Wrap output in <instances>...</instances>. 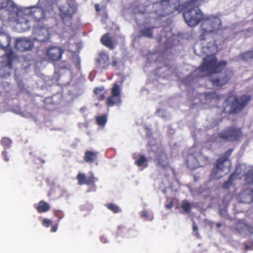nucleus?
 I'll use <instances>...</instances> for the list:
<instances>
[{"instance_id":"obj_26","label":"nucleus","mask_w":253,"mask_h":253,"mask_svg":"<svg viewBox=\"0 0 253 253\" xmlns=\"http://www.w3.org/2000/svg\"><path fill=\"white\" fill-rule=\"evenodd\" d=\"M154 29V27L150 28H145L140 31V35L141 36H144L149 38H152L153 30Z\"/></svg>"},{"instance_id":"obj_53","label":"nucleus","mask_w":253,"mask_h":253,"mask_svg":"<svg viewBox=\"0 0 253 253\" xmlns=\"http://www.w3.org/2000/svg\"><path fill=\"white\" fill-rule=\"evenodd\" d=\"M147 166V164H146V165L144 166V167H146Z\"/></svg>"},{"instance_id":"obj_6","label":"nucleus","mask_w":253,"mask_h":253,"mask_svg":"<svg viewBox=\"0 0 253 253\" xmlns=\"http://www.w3.org/2000/svg\"><path fill=\"white\" fill-rule=\"evenodd\" d=\"M243 136L241 129L235 126H229L223 129L216 136L217 142H235Z\"/></svg>"},{"instance_id":"obj_31","label":"nucleus","mask_w":253,"mask_h":253,"mask_svg":"<svg viewBox=\"0 0 253 253\" xmlns=\"http://www.w3.org/2000/svg\"><path fill=\"white\" fill-rule=\"evenodd\" d=\"M77 178L78 181V184L80 185L85 184L86 181V176L84 174L79 173L77 176Z\"/></svg>"},{"instance_id":"obj_2","label":"nucleus","mask_w":253,"mask_h":253,"mask_svg":"<svg viewBox=\"0 0 253 253\" xmlns=\"http://www.w3.org/2000/svg\"><path fill=\"white\" fill-rule=\"evenodd\" d=\"M201 0H188L183 3V16L185 23L194 27L200 23H203L205 16L200 9Z\"/></svg>"},{"instance_id":"obj_27","label":"nucleus","mask_w":253,"mask_h":253,"mask_svg":"<svg viewBox=\"0 0 253 253\" xmlns=\"http://www.w3.org/2000/svg\"><path fill=\"white\" fill-rule=\"evenodd\" d=\"M107 121V116L106 114H103L100 116L96 117V121L97 125L104 126Z\"/></svg>"},{"instance_id":"obj_16","label":"nucleus","mask_w":253,"mask_h":253,"mask_svg":"<svg viewBox=\"0 0 253 253\" xmlns=\"http://www.w3.org/2000/svg\"><path fill=\"white\" fill-rule=\"evenodd\" d=\"M37 35L36 39L41 42H45L47 39L48 30L44 27H37L34 29Z\"/></svg>"},{"instance_id":"obj_51","label":"nucleus","mask_w":253,"mask_h":253,"mask_svg":"<svg viewBox=\"0 0 253 253\" xmlns=\"http://www.w3.org/2000/svg\"><path fill=\"white\" fill-rule=\"evenodd\" d=\"M42 163L43 164L44 163V161L41 160Z\"/></svg>"},{"instance_id":"obj_24","label":"nucleus","mask_w":253,"mask_h":253,"mask_svg":"<svg viewBox=\"0 0 253 253\" xmlns=\"http://www.w3.org/2000/svg\"><path fill=\"white\" fill-rule=\"evenodd\" d=\"M237 175L238 174L236 173L235 172L232 173L230 174L228 179L223 183V188H229L232 185L233 181L236 178Z\"/></svg>"},{"instance_id":"obj_43","label":"nucleus","mask_w":253,"mask_h":253,"mask_svg":"<svg viewBox=\"0 0 253 253\" xmlns=\"http://www.w3.org/2000/svg\"><path fill=\"white\" fill-rule=\"evenodd\" d=\"M193 232H196V236H198L199 235V233L198 232V228L196 226V225H195V223H193Z\"/></svg>"},{"instance_id":"obj_55","label":"nucleus","mask_w":253,"mask_h":253,"mask_svg":"<svg viewBox=\"0 0 253 253\" xmlns=\"http://www.w3.org/2000/svg\"><path fill=\"white\" fill-rule=\"evenodd\" d=\"M252 192H253V189H252Z\"/></svg>"},{"instance_id":"obj_9","label":"nucleus","mask_w":253,"mask_h":253,"mask_svg":"<svg viewBox=\"0 0 253 253\" xmlns=\"http://www.w3.org/2000/svg\"><path fill=\"white\" fill-rule=\"evenodd\" d=\"M64 53V50L57 46H51L47 47L45 51V58L47 61L55 62L59 61Z\"/></svg>"},{"instance_id":"obj_3","label":"nucleus","mask_w":253,"mask_h":253,"mask_svg":"<svg viewBox=\"0 0 253 253\" xmlns=\"http://www.w3.org/2000/svg\"><path fill=\"white\" fill-rule=\"evenodd\" d=\"M222 28V22L218 16L211 15L205 18L201 24L200 40H205L210 35Z\"/></svg>"},{"instance_id":"obj_38","label":"nucleus","mask_w":253,"mask_h":253,"mask_svg":"<svg viewBox=\"0 0 253 253\" xmlns=\"http://www.w3.org/2000/svg\"><path fill=\"white\" fill-rule=\"evenodd\" d=\"M5 67L0 69V76L2 78H6L10 76L9 72H5Z\"/></svg>"},{"instance_id":"obj_18","label":"nucleus","mask_w":253,"mask_h":253,"mask_svg":"<svg viewBox=\"0 0 253 253\" xmlns=\"http://www.w3.org/2000/svg\"><path fill=\"white\" fill-rule=\"evenodd\" d=\"M109 59V55L102 52L99 53L97 62L102 69H106L109 66V64L107 63Z\"/></svg>"},{"instance_id":"obj_17","label":"nucleus","mask_w":253,"mask_h":253,"mask_svg":"<svg viewBox=\"0 0 253 253\" xmlns=\"http://www.w3.org/2000/svg\"><path fill=\"white\" fill-rule=\"evenodd\" d=\"M100 42L103 45L111 50H113L116 45V43L110 37L109 33L103 35L101 38Z\"/></svg>"},{"instance_id":"obj_48","label":"nucleus","mask_w":253,"mask_h":253,"mask_svg":"<svg viewBox=\"0 0 253 253\" xmlns=\"http://www.w3.org/2000/svg\"><path fill=\"white\" fill-rule=\"evenodd\" d=\"M95 10L96 11H97V12H99L100 11V9L99 6L97 4H95Z\"/></svg>"},{"instance_id":"obj_44","label":"nucleus","mask_w":253,"mask_h":253,"mask_svg":"<svg viewBox=\"0 0 253 253\" xmlns=\"http://www.w3.org/2000/svg\"><path fill=\"white\" fill-rule=\"evenodd\" d=\"M58 228V224L53 225L51 228V231L52 232H55L57 231Z\"/></svg>"},{"instance_id":"obj_4","label":"nucleus","mask_w":253,"mask_h":253,"mask_svg":"<svg viewBox=\"0 0 253 253\" xmlns=\"http://www.w3.org/2000/svg\"><path fill=\"white\" fill-rule=\"evenodd\" d=\"M252 96L250 95H242L237 96L234 95L233 91L228 93V96L225 100L227 105L231 101L230 110L231 113L238 114L243 110L251 102Z\"/></svg>"},{"instance_id":"obj_32","label":"nucleus","mask_w":253,"mask_h":253,"mask_svg":"<svg viewBox=\"0 0 253 253\" xmlns=\"http://www.w3.org/2000/svg\"><path fill=\"white\" fill-rule=\"evenodd\" d=\"M96 178L94 177L93 173L91 172L89 176L86 177V181L85 184L91 185L95 183Z\"/></svg>"},{"instance_id":"obj_42","label":"nucleus","mask_w":253,"mask_h":253,"mask_svg":"<svg viewBox=\"0 0 253 253\" xmlns=\"http://www.w3.org/2000/svg\"><path fill=\"white\" fill-rule=\"evenodd\" d=\"M141 215L142 217L145 218H148L149 217V214L147 211H142L141 212Z\"/></svg>"},{"instance_id":"obj_5","label":"nucleus","mask_w":253,"mask_h":253,"mask_svg":"<svg viewBox=\"0 0 253 253\" xmlns=\"http://www.w3.org/2000/svg\"><path fill=\"white\" fill-rule=\"evenodd\" d=\"M163 0L153 4L154 12L157 17L166 16L174 11L177 10L179 5L178 0Z\"/></svg>"},{"instance_id":"obj_50","label":"nucleus","mask_w":253,"mask_h":253,"mask_svg":"<svg viewBox=\"0 0 253 253\" xmlns=\"http://www.w3.org/2000/svg\"><path fill=\"white\" fill-rule=\"evenodd\" d=\"M103 239H104V238H103V237H101V241H102L103 243H105V241H103Z\"/></svg>"},{"instance_id":"obj_20","label":"nucleus","mask_w":253,"mask_h":253,"mask_svg":"<svg viewBox=\"0 0 253 253\" xmlns=\"http://www.w3.org/2000/svg\"><path fill=\"white\" fill-rule=\"evenodd\" d=\"M98 154L97 152L90 150L86 151L84 152V160L86 163L92 164L97 160Z\"/></svg>"},{"instance_id":"obj_13","label":"nucleus","mask_w":253,"mask_h":253,"mask_svg":"<svg viewBox=\"0 0 253 253\" xmlns=\"http://www.w3.org/2000/svg\"><path fill=\"white\" fill-rule=\"evenodd\" d=\"M33 42L27 39H21L16 41L15 47L20 51H25L32 49L34 46Z\"/></svg>"},{"instance_id":"obj_47","label":"nucleus","mask_w":253,"mask_h":253,"mask_svg":"<svg viewBox=\"0 0 253 253\" xmlns=\"http://www.w3.org/2000/svg\"><path fill=\"white\" fill-rule=\"evenodd\" d=\"M117 64H118V62L116 60H114L111 63V66H112L113 67L116 66L117 65Z\"/></svg>"},{"instance_id":"obj_21","label":"nucleus","mask_w":253,"mask_h":253,"mask_svg":"<svg viewBox=\"0 0 253 253\" xmlns=\"http://www.w3.org/2000/svg\"><path fill=\"white\" fill-rule=\"evenodd\" d=\"M50 209V206L47 203L44 201L39 202L36 209L39 213L46 212Z\"/></svg>"},{"instance_id":"obj_33","label":"nucleus","mask_w":253,"mask_h":253,"mask_svg":"<svg viewBox=\"0 0 253 253\" xmlns=\"http://www.w3.org/2000/svg\"><path fill=\"white\" fill-rule=\"evenodd\" d=\"M181 208L187 213L190 212L191 209L190 204L186 201H184L181 205Z\"/></svg>"},{"instance_id":"obj_7","label":"nucleus","mask_w":253,"mask_h":253,"mask_svg":"<svg viewBox=\"0 0 253 253\" xmlns=\"http://www.w3.org/2000/svg\"><path fill=\"white\" fill-rule=\"evenodd\" d=\"M233 149H229L226 151L223 155L216 161V164L214 167L212 169L210 179H219L222 177V175L220 174L219 172H222L224 169V163L228 162L230 165V161L229 157H230Z\"/></svg>"},{"instance_id":"obj_19","label":"nucleus","mask_w":253,"mask_h":253,"mask_svg":"<svg viewBox=\"0 0 253 253\" xmlns=\"http://www.w3.org/2000/svg\"><path fill=\"white\" fill-rule=\"evenodd\" d=\"M6 8L8 11H16L18 8L11 0H0V9Z\"/></svg>"},{"instance_id":"obj_22","label":"nucleus","mask_w":253,"mask_h":253,"mask_svg":"<svg viewBox=\"0 0 253 253\" xmlns=\"http://www.w3.org/2000/svg\"><path fill=\"white\" fill-rule=\"evenodd\" d=\"M205 97L208 100L214 99L216 101H219L224 98L223 95H219L215 91L207 92L205 94Z\"/></svg>"},{"instance_id":"obj_45","label":"nucleus","mask_w":253,"mask_h":253,"mask_svg":"<svg viewBox=\"0 0 253 253\" xmlns=\"http://www.w3.org/2000/svg\"><path fill=\"white\" fill-rule=\"evenodd\" d=\"M105 98V95L103 93H102L99 95L97 97V99L99 101H101L104 100Z\"/></svg>"},{"instance_id":"obj_15","label":"nucleus","mask_w":253,"mask_h":253,"mask_svg":"<svg viewBox=\"0 0 253 253\" xmlns=\"http://www.w3.org/2000/svg\"><path fill=\"white\" fill-rule=\"evenodd\" d=\"M59 15L62 20L64 22L71 21L73 18V12L72 7L68 4L66 5H60L59 7Z\"/></svg>"},{"instance_id":"obj_37","label":"nucleus","mask_w":253,"mask_h":253,"mask_svg":"<svg viewBox=\"0 0 253 253\" xmlns=\"http://www.w3.org/2000/svg\"><path fill=\"white\" fill-rule=\"evenodd\" d=\"M53 214L58 218L57 222H59L60 220L62 219L64 216V212L60 210H55L53 211Z\"/></svg>"},{"instance_id":"obj_1","label":"nucleus","mask_w":253,"mask_h":253,"mask_svg":"<svg viewBox=\"0 0 253 253\" xmlns=\"http://www.w3.org/2000/svg\"><path fill=\"white\" fill-rule=\"evenodd\" d=\"M202 51L206 56L203 58L200 66L188 77V78H192V81L220 73L227 65L226 61H217L215 54L218 51V47L213 39L210 41L207 45L202 46Z\"/></svg>"},{"instance_id":"obj_25","label":"nucleus","mask_w":253,"mask_h":253,"mask_svg":"<svg viewBox=\"0 0 253 253\" xmlns=\"http://www.w3.org/2000/svg\"><path fill=\"white\" fill-rule=\"evenodd\" d=\"M198 164V160L192 155H188L187 159V167L192 169L197 167Z\"/></svg>"},{"instance_id":"obj_23","label":"nucleus","mask_w":253,"mask_h":253,"mask_svg":"<svg viewBox=\"0 0 253 253\" xmlns=\"http://www.w3.org/2000/svg\"><path fill=\"white\" fill-rule=\"evenodd\" d=\"M5 56L6 59L5 65L9 69H11L12 68V63L14 58L13 52L11 50L7 51L5 53Z\"/></svg>"},{"instance_id":"obj_14","label":"nucleus","mask_w":253,"mask_h":253,"mask_svg":"<svg viewBox=\"0 0 253 253\" xmlns=\"http://www.w3.org/2000/svg\"><path fill=\"white\" fill-rule=\"evenodd\" d=\"M45 17V10L41 7H33L30 12V20L35 22H39L44 19Z\"/></svg>"},{"instance_id":"obj_29","label":"nucleus","mask_w":253,"mask_h":253,"mask_svg":"<svg viewBox=\"0 0 253 253\" xmlns=\"http://www.w3.org/2000/svg\"><path fill=\"white\" fill-rule=\"evenodd\" d=\"M8 37L5 34L0 35V47L2 49L5 48L6 46L8 45Z\"/></svg>"},{"instance_id":"obj_34","label":"nucleus","mask_w":253,"mask_h":253,"mask_svg":"<svg viewBox=\"0 0 253 253\" xmlns=\"http://www.w3.org/2000/svg\"><path fill=\"white\" fill-rule=\"evenodd\" d=\"M147 161V159L143 155H141L135 163L138 167H142L146 163Z\"/></svg>"},{"instance_id":"obj_36","label":"nucleus","mask_w":253,"mask_h":253,"mask_svg":"<svg viewBox=\"0 0 253 253\" xmlns=\"http://www.w3.org/2000/svg\"><path fill=\"white\" fill-rule=\"evenodd\" d=\"M11 143V140L7 137H3L1 140V144L5 148L9 147Z\"/></svg>"},{"instance_id":"obj_52","label":"nucleus","mask_w":253,"mask_h":253,"mask_svg":"<svg viewBox=\"0 0 253 253\" xmlns=\"http://www.w3.org/2000/svg\"><path fill=\"white\" fill-rule=\"evenodd\" d=\"M28 22V20H25V22L26 24H27Z\"/></svg>"},{"instance_id":"obj_10","label":"nucleus","mask_w":253,"mask_h":253,"mask_svg":"<svg viewBox=\"0 0 253 253\" xmlns=\"http://www.w3.org/2000/svg\"><path fill=\"white\" fill-rule=\"evenodd\" d=\"M159 153L156 156V165L161 169L166 170L170 166L168 161L165 150L162 147L158 148Z\"/></svg>"},{"instance_id":"obj_35","label":"nucleus","mask_w":253,"mask_h":253,"mask_svg":"<svg viewBox=\"0 0 253 253\" xmlns=\"http://www.w3.org/2000/svg\"><path fill=\"white\" fill-rule=\"evenodd\" d=\"M242 58L244 60H248L253 58V54L251 50H248L242 54Z\"/></svg>"},{"instance_id":"obj_12","label":"nucleus","mask_w":253,"mask_h":253,"mask_svg":"<svg viewBox=\"0 0 253 253\" xmlns=\"http://www.w3.org/2000/svg\"><path fill=\"white\" fill-rule=\"evenodd\" d=\"M233 72L231 70H226L225 74L222 78H213L211 80L213 86L222 87L226 84L233 76Z\"/></svg>"},{"instance_id":"obj_8","label":"nucleus","mask_w":253,"mask_h":253,"mask_svg":"<svg viewBox=\"0 0 253 253\" xmlns=\"http://www.w3.org/2000/svg\"><path fill=\"white\" fill-rule=\"evenodd\" d=\"M121 103V88L117 84H114L111 89V95L106 99V105L112 107L116 105L119 106Z\"/></svg>"},{"instance_id":"obj_41","label":"nucleus","mask_w":253,"mask_h":253,"mask_svg":"<svg viewBox=\"0 0 253 253\" xmlns=\"http://www.w3.org/2000/svg\"><path fill=\"white\" fill-rule=\"evenodd\" d=\"M2 155L5 161L7 162L9 161V159L7 157V153L6 151H3L2 152Z\"/></svg>"},{"instance_id":"obj_49","label":"nucleus","mask_w":253,"mask_h":253,"mask_svg":"<svg viewBox=\"0 0 253 253\" xmlns=\"http://www.w3.org/2000/svg\"><path fill=\"white\" fill-rule=\"evenodd\" d=\"M221 223H217L216 224V226H217V227H221Z\"/></svg>"},{"instance_id":"obj_54","label":"nucleus","mask_w":253,"mask_h":253,"mask_svg":"<svg viewBox=\"0 0 253 253\" xmlns=\"http://www.w3.org/2000/svg\"><path fill=\"white\" fill-rule=\"evenodd\" d=\"M194 52L196 54V51H195V50L194 51ZM197 54H198L197 53Z\"/></svg>"},{"instance_id":"obj_40","label":"nucleus","mask_w":253,"mask_h":253,"mask_svg":"<svg viewBox=\"0 0 253 253\" xmlns=\"http://www.w3.org/2000/svg\"><path fill=\"white\" fill-rule=\"evenodd\" d=\"M104 89V87L101 86L99 87H96L93 89V93L96 95H99V92L102 91Z\"/></svg>"},{"instance_id":"obj_30","label":"nucleus","mask_w":253,"mask_h":253,"mask_svg":"<svg viewBox=\"0 0 253 253\" xmlns=\"http://www.w3.org/2000/svg\"><path fill=\"white\" fill-rule=\"evenodd\" d=\"M105 206L108 209L112 211L114 213H118L120 211L119 207L114 204L108 203L106 204Z\"/></svg>"},{"instance_id":"obj_11","label":"nucleus","mask_w":253,"mask_h":253,"mask_svg":"<svg viewBox=\"0 0 253 253\" xmlns=\"http://www.w3.org/2000/svg\"><path fill=\"white\" fill-rule=\"evenodd\" d=\"M235 228L239 234L244 237L253 234V226L247 224L243 220H240L235 223Z\"/></svg>"},{"instance_id":"obj_28","label":"nucleus","mask_w":253,"mask_h":253,"mask_svg":"<svg viewBox=\"0 0 253 253\" xmlns=\"http://www.w3.org/2000/svg\"><path fill=\"white\" fill-rule=\"evenodd\" d=\"M245 181L247 184H253V170H249L245 173Z\"/></svg>"},{"instance_id":"obj_46","label":"nucleus","mask_w":253,"mask_h":253,"mask_svg":"<svg viewBox=\"0 0 253 253\" xmlns=\"http://www.w3.org/2000/svg\"><path fill=\"white\" fill-rule=\"evenodd\" d=\"M173 202L172 201H170V202L167 204L166 206V207L167 208V209H170L172 208L173 207Z\"/></svg>"},{"instance_id":"obj_39","label":"nucleus","mask_w":253,"mask_h":253,"mask_svg":"<svg viewBox=\"0 0 253 253\" xmlns=\"http://www.w3.org/2000/svg\"><path fill=\"white\" fill-rule=\"evenodd\" d=\"M52 221L51 219L47 218H44L42 221V224L43 226L48 227L52 223Z\"/></svg>"}]
</instances>
